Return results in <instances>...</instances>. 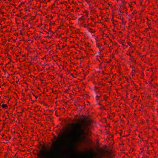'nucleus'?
Masks as SVG:
<instances>
[{"mask_svg": "<svg viewBox=\"0 0 158 158\" xmlns=\"http://www.w3.org/2000/svg\"><path fill=\"white\" fill-rule=\"evenodd\" d=\"M90 123L89 120L85 121L83 125L79 123L73 124L74 129L69 134V138L67 140L65 145L58 149H55L52 151H47L44 152V150H41L38 154L40 158H61L65 148H73L76 147L78 143L83 142V136L85 135V129L88 127Z\"/></svg>", "mask_w": 158, "mask_h": 158, "instance_id": "1", "label": "nucleus"}, {"mask_svg": "<svg viewBox=\"0 0 158 158\" xmlns=\"http://www.w3.org/2000/svg\"><path fill=\"white\" fill-rule=\"evenodd\" d=\"M2 106L4 108H6V107L7 106V105L6 104H3L2 105Z\"/></svg>", "mask_w": 158, "mask_h": 158, "instance_id": "2", "label": "nucleus"}, {"mask_svg": "<svg viewBox=\"0 0 158 158\" xmlns=\"http://www.w3.org/2000/svg\"><path fill=\"white\" fill-rule=\"evenodd\" d=\"M45 147H44V146H43V148L44 149H45Z\"/></svg>", "mask_w": 158, "mask_h": 158, "instance_id": "3", "label": "nucleus"}]
</instances>
